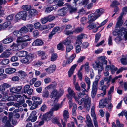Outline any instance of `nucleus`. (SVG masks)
I'll list each match as a JSON object with an SVG mask.
<instances>
[{"mask_svg": "<svg viewBox=\"0 0 127 127\" xmlns=\"http://www.w3.org/2000/svg\"><path fill=\"white\" fill-rule=\"evenodd\" d=\"M22 32H13L14 35L17 37V42L21 43L20 45H19L18 46L19 49H22L27 46L28 43L26 42L30 41L32 39L28 36L27 35L21 37Z\"/></svg>", "mask_w": 127, "mask_h": 127, "instance_id": "obj_1", "label": "nucleus"}, {"mask_svg": "<svg viewBox=\"0 0 127 127\" xmlns=\"http://www.w3.org/2000/svg\"><path fill=\"white\" fill-rule=\"evenodd\" d=\"M104 12V10L102 8L97 9L95 13L89 15L88 16V23H90L97 19Z\"/></svg>", "mask_w": 127, "mask_h": 127, "instance_id": "obj_2", "label": "nucleus"}, {"mask_svg": "<svg viewBox=\"0 0 127 127\" xmlns=\"http://www.w3.org/2000/svg\"><path fill=\"white\" fill-rule=\"evenodd\" d=\"M78 103L79 105H81L82 103H84V107L87 111H89L91 105V99L89 97L88 95H86L85 98H82L81 100L78 101Z\"/></svg>", "mask_w": 127, "mask_h": 127, "instance_id": "obj_3", "label": "nucleus"}, {"mask_svg": "<svg viewBox=\"0 0 127 127\" xmlns=\"http://www.w3.org/2000/svg\"><path fill=\"white\" fill-rule=\"evenodd\" d=\"M113 34L117 36V39L119 41L123 38L125 40H127V32H113Z\"/></svg>", "mask_w": 127, "mask_h": 127, "instance_id": "obj_4", "label": "nucleus"}, {"mask_svg": "<svg viewBox=\"0 0 127 127\" xmlns=\"http://www.w3.org/2000/svg\"><path fill=\"white\" fill-rule=\"evenodd\" d=\"M27 15V12L24 11H22L18 13L15 15V18L17 20L22 19L23 20H25L26 19Z\"/></svg>", "mask_w": 127, "mask_h": 127, "instance_id": "obj_5", "label": "nucleus"}, {"mask_svg": "<svg viewBox=\"0 0 127 127\" xmlns=\"http://www.w3.org/2000/svg\"><path fill=\"white\" fill-rule=\"evenodd\" d=\"M34 57V56L33 54H29L26 55L25 58L21 59L20 61L22 63L27 64L32 60Z\"/></svg>", "mask_w": 127, "mask_h": 127, "instance_id": "obj_6", "label": "nucleus"}, {"mask_svg": "<svg viewBox=\"0 0 127 127\" xmlns=\"http://www.w3.org/2000/svg\"><path fill=\"white\" fill-rule=\"evenodd\" d=\"M95 64H92L93 68L95 69H97L98 73H99L103 69V64L100 62H95Z\"/></svg>", "mask_w": 127, "mask_h": 127, "instance_id": "obj_7", "label": "nucleus"}, {"mask_svg": "<svg viewBox=\"0 0 127 127\" xmlns=\"http://www.w3.org/2000/svg\"><path fill=\"white\" fill-rule=\"evenodd\" d=\"M53 112L50 110L43 115V118L44 120L48 121L54 117Z\"/></svg>", "mask_w": 127, "mask_h": 127, "instance_id": "obj_8", "label": "nucleus"}, {"mask_svg": "<svg viewBox=\"0 0 127 127\" xmlns=\"http://www.w3.org/2000/svg\"><path fill=\"white\" fill-rule=\"evenodd\" d=\"M22 88L21 86H17L11 88H10V91L12 93L20 94L21 92Z\"/></svg>", "mask_w": 127, "mask_h": 127, "instance_id": "obj_9", "label": "nucleus"}, {"mask_svg": "<svg viewBox=\"0 0 127 127\" xmlns=\"http://www.w3.org/2000/svg\"><path fill=\"white\" fill-rule=\"evenodd\" d=\"M61 121L63 127H65L66 124L63 122L62 119H61ZM52 121L54 123L57 124L60 127H62L61 124L59 122L58 119L56 118H53L52 120Z\"/></svg>", "mask_w": 127, "mask_h": 127, "instance_id": "obj_10", "label": "nucleus"}, {"mask_svg": "<svg viewBox=\"0 0 127 127\" xmlns=\"http://www.w3.org/2000/svg\"><path fill=\"white\" fill-rule=\"evenodd\" d=\"M56 66L55 65H50L48 68L46 69L45 70L48 74L53 73L55 70Z\"/></svg>", "mask_w": 127, "mask_h": 127, "instance_id": "obj_11", "label": "nucleus"}, {"mask_svg": "<svg viewBox=\"0 0 127 127\" xmlns=\"http://www.w3.org/2000/svg\"><path fill=\"white\" fill-rule=\"evenodd\" d=\"M84 35H85L84 34H81L78 36L77 37L76 39V41L74 44V45H80L81 44L82 42V39L83 38L84 36Z\"/></svg>", "mask_w": 127, "mask_h": 127, "instance_id": "obj_12", "label": "nucleus"}, {"mask_svg": "<svg viewBox=\"0 0 127 127\" xmlns=\"http://www.w3.org/2000/svg\"><path fill=\"white\" fill-rule=\"evenodd\" d=\"M14 96L16 98V100L17 102L20 103V104H22L24 102V100L23 97L21 96L20 95H15Z\"/></svg>", "mask_w": 127, "mask_h": 127, "instance_id": "obj_13", "label": "nucleus"}, {"mask_svg": "<svg viewBox=\"0 0 127 127\" xmlns=\"http://www.w3.org/2000/svg\"><path fill=\"white\" fill-rule=\"evenodd\" d=\"M109 69H110L111 73L113 74L117 70V68L115 67L113 65H108L106 67V69L109 70Z\"/></svg>", "mask_w": 127, "mask_h": 127, "instance_id": "obj_14", "label": "nucleus"}, {"mask_svg": "<svg viewBox=\"0 0 127 127\" xmlns=\"http://www.w3.org/2000/svg\"><path fill=\"white\" fill-rule=\"evenodd\" d=\"M107 102H108V101L107 98H105L104 100H101L99 102V107L101 108H104L106 104L107 103Z\"/></svg>", "mask_w": 127, "mask_h": 127, "instance_id": "obj_15", "label": "nucleus"}, {"mask_svg": "<svg viewBox=\"0 0 127 127\" xmlns=\"http://www.w3.org/2000/svg\"><path fill=\"white\" fill-rule=\"evenodd\" d=\"M117 21L116 23V25L115 30V32H118L120 29V27L122 26L123 23V22L117 20Z\"/></svg>", "mask_w": 127, "mask_h": 127, "instance_id": "obj_16", "label": "nucleus"}, {"mask_svg": "<svg viewBox=\"0 0 127 127\" xmlns=\"http://www.w3.org/2000/svg\"><path fill=\"white\" fill-rule=\"evenodd\" d=\"M62 106V103L60 104H55L50 109L53 112L54 111L58 110L59 109L61 108Z\"/></svg>", "mask_w": 127, "mask_h": 127, "instance_id": "obj_17", "label": "nucleus"}, {"mask_svg": "<svg viewBox=\"0 0 127 127\" xmlns=\"http://www.w3.org/2000/svg\"><path fill=\"white\" fill-rule=\"evenodd\" d=\"M81 86L82 88V91L84 92L82 93H79V96L81 95H85V93L84 92L86 91V89L85 88L86 87V85L85 83L83 82H82L81 83Z\"/></svg>", "mask_w": 127, "mask_h": 127, "instance_id": "obj_18", "label": "nucleus"}, {"mask_svg": "<svg viewBox=\"0 0 127 127\" xmlns=\"http://www.w3.org/2000/svg\"><path fill=\"white\" fill-rule=\"evenodd\" d=\"M18 73L19 75L21 76L22 79H24L28 77V75L27 73L24 71L20 70L19 71Z\"/></svg>", "mask_w": 127, "mask_h": 127, "instance_id": "obj_19", "label": "nucleus"}, {"mask_svg": "<svg viewBox=\"0 0 127 127\" xmlns=\"http://www.w3.org/2000/svg\"><path fill=\"white\" fill-rule=\"evenodd\" d=\"M122 64L123 65H126L127 64V54L125 55H122L120 60Z\"/></svg>", "mask_w": 127, "mask_h": 127, "instance_id": "obj_20", "label": "nucleus"}, {"mask_svg": "<svg viewBox=\"0 0 127 127\" xmlns=\"http://www.w3.org/2000/svg\"><path fill=\"white\" fill-rule=\"evenodd\" d=\"M91 114L92 117L93 119V121L94 122L95 121H97L96 120V117L94 111V107H92L91 109Z\"/></svg>", "mask_w": 127, "mask_h": 127, "instance_id": "obj_21", "label": "nucleus"}, {"mask_svg": "<svg viewBox=\"0 0 127 127\" xmlns=\"http://www.w3.org/2000/svg\"><path fill=\"white\" fill-rule=\"evenodd\" d=\"M27 52L25 51H20L17 52L16 53L17 56L19 57H24L27 55Z\"/></svg>", "mask_w": 127, "mask_h": 127, "instance_id": "obj_22", "label": "nucleus"}, {"mask_svg": "<svg viewBox=\"0 0 127 127\" xmlns=\"http://www.w3.org/2000/svg\"><path fill=\"white\" fill-rule=\"evenodd\" d=\"M100 79V77L98 76H97L95 79V81L93 82L92 88H97L98 84V82Z\"/></svg>", "mask_w": 127, "mask_h": 127, "instance_id": "obj_23", "label": "nucleus"}, {"mask_svg": "<svg viewBox=\"0 0 127 127\" xmlns=\"http://www.w3.org/2000/svg\"><path fill=\"white\" fill-rule=\"evenodd\" d=\"M77 66V64H75L72 66L68 72V76L70 77L73 74L74 71Z\"/></svg>", "mask_w": 127, "mask_h": 127, "instance_id": "obj_24", "label": "nucleus"}, {"mask_svg": "<svg viewBox=\"0 0 127 127\" xmlns=\"http://www.w3.org/2000/svg\"><path fill=\"white\" fill-rule=\"evenodd\" d=\"M58 7V6L57 5H54L52 6L48 7L46 9L45 12L47 13H49L57 8Z\"/></svg>", "mask_w": 127, "mask_h": 127, "instance_id": "obj_25", "label": "nucleus"}, {"mask_svg": "<svg viewBox=\"0 0 127 127\" xmlns=\"http://www.w3.org/2000/svg\"><path fill=\"white\" fill-rule=\"evenodd\" d=\"M43 44V42L42 40L37 39L33 42L32 45L33 46H40L42 45Z\"/></svg>", "mask_w": 127, "mask_h": 127, "instance_id": "obj_26", "label": "nucleus"}, {"mask_svg": "<svg viewBox=\"0 0 127 127\" xmlns=\"http://www.w3.org/2000/svg\"><path fill=\"white\" fill-rule=\"evenodd\" d=\"M63 113L64 119V120L66 122L69 117V113L68 110L67 109L64 110Z\"/></svg>", "mask_w": 127, "mask_h": 127, "instance_id": "obj_27", "label": "nucleus"}, {"mask_svg": "<svg viewBox=\"0 0 127 127\" xmlns=\"http://www.w3.org/2000/svg\"><path fill=\"white\" fill-rule=\"evenodd\" d=\"M37 54L38 55L41 57L42 59H45L46 58V53L45 52L42 51H38Z\"/></svg>", "mask_w": 127, "mask_h": 127, "instance_id": "obj_28", "label": "nucleus"}, {"mask_svg": "<svg viewBox=\"0 0 127 127\" xmlns=\"http://www.w3.org/2000/svg\"><path fill=\"white\" fill-rule=\"evenodd\" d=\"M20 117V114L18 113H16L13 116V118L11 121L12 123L13 124H15L17 123V120H15L16 119H19Z\"/></svg>", "mask_w": 127, "mask_h": 127, "instance_id": "obj_29", "label": "nucleus"}, {"mask_svg": "<svg viewBox=\"0 0 127 127\" xmlns=\"http://www.w3.org/2000/svg\"><path fill=\"white\" fill-rule=\"evenodd\" d=\"M85 81L87 85V91H88L90 87L91 81L90 78L87 76L85 77Z\"/></svg>", "mask_w": 127, "mask_h": 127, "instance_id": "obj_30", "label": "nucleus"}, {"mask_svg": "<svg viewBox=\"0 0 127 127\" xmlns=\"http://www.w3.org/2000/svg\"><path fill=\"white\" fill-rule=\"evenodd\" d=\"M16 71V69L15 68H6L5 72L7 74H10L14 73Z\"/></svg>", "mask_w": 127, "mask_h": 127, "instance_id": "obj_31", "label": "nucleus"}, {"mask_svg": "<svg viewBox=\"0 0 127 127\" xmlns=\"http://www.w3.org/2000/svg\"><path fill=\"white\" fill-rule=\"evenodd\" d=\"M58 93L56 89H54L51 92L50 94V97L51 98L55 97L56 99H58L59 98H58L57 97L58 95Z\"/></svg>", "mask_w": 127, "mask_h": 127, "instance_id": "obj_32", "label": "nucleus"}, {"mask_svg": "<svg viewBox=\"0 0 127 127\" xmlns=\"http://www.w3.org/2000/svg\"><path fill=\"white\" fill-rule=\"evenodd\" d=\"M58 15L61 16H64L66 13V10L64 9L59 10L58 11Z\"/></svg>", "mask_w": 127, "mask_h": 127, "instance_id": "obj_33", "label": "nucleus"}, {"mask_svg": "<svg viewBox=\"0 0 127 127\" xmlns=\"http://www.w3.org/2000/svg\"><path fill=\"white\" fill-rule=\"evenodd\" d=\"M32 99L37 102L38 104H41L42 102V99L39 97L36 96H33L32 98Z\"/></svg>", "mask_w": 127, "mask_h": 127, "instance_id": "obj_34", "label": "nucleus"}, {"mask_svg": "<svg viewBox=\"0 0 127 127\" xmlns=\"http://www.w3.org/2000/svg\"><path fill=\"white\" fill-rule=\"evenodd\" d=\"M67 6L70 13L72 14L76 12L77 10L76 8L73 7L70 5H68Z\"/></svg>", "mask_w": 127, "mask_h": 127, "instance_id": "obj_35", "label": "nucleus"}, {"mask_svg": "<svg viewBox=\"0 0 127 127\" xmlns=\"http://www.w3.org/2000/svg\"><path fill=\"white\" fill-rule=\"evenodd\" d=\"M11 54L10 52L8 51H5L2 53L0 55V57L3 58L4 57H7Z\"/></svg>", "mask_w": 127, "mask_h": 127, "instance_id": "obj_36", "label": "nucleus"}, {"mask_svg": "<svg viewBox=\"0 0 127 127\" xmlns=\"http://www.w3.org/2000/svg\"><path fill=\"white\" fill-rule=\"evenodd\" d=\"M108 86L109 85L107 86L105 85H104L102 86L101 88V90L103 91V93L101 94V96H103L106 95V90L108 88Z\"/></svg>", "mask_w": 127, "mask_h": 127, "instance_id": "obj_37", "label": "nucleus"}, {"mask_svg": "<svg viewBox=\"0 0 127 127\" xmlns=\"http://www.w3.org/2000/svg\"><path fill=\"white\" fill-rule=\"evenodd\" d=\"M7 117L6 116H5L3 117L2 120V121L4 123H5V125L8 127H10L11 126V124L10 121L7 120Z\"/></svg>", "mask_w": 127, "mask_h": 127, "instance_id": "obj_38", "label": "nucleus"}, {"mask_svg": "<svg viewBox=\"0 0 127 127\" xmlns=\"http://www.w3.org/2000/svg\"><path fill=\"white\" fill-rule=\"evenodd\" d=\"M37 118V116H34L30 115L27 120L28 121H31L32 122H34L36 121Z\"/></svg>", "mask_w": 127, "mask_h": 127, "instance_id": "obj_39", "label": "nucleus"}, {"mask_svg": "<svg viewBox=\"0 0 127 127\" xmlns=\"http://www.w3.org/2000/svg\"><path fill=\"white\" fill-rule=\"evenodd\" d=\"M13 39L11 37H9L8 38L5 39L3 40L2 42L3 43L7 44L9 43L12 41Z\"/></svg>", "mask_w": 127, "mask_h": 127, "instance_id": "obj_40", "label": "nucleus"}, {"mask_svg": "<svg viewBox=\"0 0 127 127\" xmlns=\"http://www.w3.org/2000/svg\"><path fill=\"white\" fill-rule=\"evenodd\" d=\"M68 95L69 96L72 97V96H74L75 95V93L73 90L72 89L70 88L69 87L68 89Z\"/></svg>", "mask_w": 127, "mask_h": 127, "instance_id": "obj_41", "label": "nucleus"}, {"mask_svg": "<svg viewBox=\"0 0 127 127\" xmlns=\"http://www.w3.org/2000/svg\"><path fill=\"white\" fill-rule=\"evenodd\" d=\"M106 57L104 56H101L99 58V59L101 61L102 63L105 64H106L107 63V61L106 60Z\"/></svg>", "mask_w": 127, "mask_h": 127, "instance_id": "obj_42", "label": "nucleus"}, {"mask_svg": "<svg viewBox=\"0 0 127 127\" xmlns=\"http://www.w3.org/2000/svg\"><path fill=\"white\" fill-rule=\"evenodd\" d=\"M71 43V39L70 38L68 37L63 42V43L65 45H69Z\"/></svg>", "mask_w": 127, "mask_h": 127, "instance_id": "obj_43", "label": "nucleus"}, {"mask_svg": "<svg viewBox=\"0 0 127 127\" xmlns=\"http://www.w3.org/2000/svg\"><path fill=\"white\" fill-rule=\"evenodd\" d=\"M97 91V88L92 87L91 95L92 98H94L95 97Z\"/></svg>", "mask_w": 127, "mask_h": 127, "instance_id": "obj_44", "label": "nucleus"}, {"mask_svg": "<svg viewBox=\"0 0 127 127\" xmlns=\"http://www.w3.org/2000/svg\"><path fill=\"white\" fill-rule=\"evenodd\" d=\"M66 96L69 100V107L70 108H71L72 106L73 105L72 103V97L68 95H67Z\"/></svg>", "mask_w": 127, "mask_h": 127, "instance_id": "obj_45", "label": "nucleus"}, {"mask_svg": "<svg viewBox=\"0 0 127 127\" xmlns=\"http://www.w3.org/2000/svg\"><path fill=\"white\" fill-rule=\"evenodd\" d=\"M87 120L86 122L87 124H93L92 123V120L91 118L88 114H87L86 116Z\"/></svg>", "mask_w": 127, "mask_h": 127, "instance_id": "obj_46", "label": "nucleus"}, {"mask_svg": "<svg viewBox=\"0 0 127 127\" xmlns=\"http://www.w3.org/2000/svg\"><path fill=\"white\" fill-rule=\"evenodd\" d=\"M10 24L11 22H10L7 21L5 22L2 25L3 30L6 29Z\"/></svg>", "mask_w": 127, "mask_h": 127, "instance_id": "obj_47", "label": "nucleus"}, {"mask_svg": "<svg viewBox=\"0 0 127 127\" xmlns=\"http://www.w3.org/2000/svg\"><path fill=\"white\" fill-rule=\"evenodd\" d=\"M31 8V6L29 5H24L22 6L21 8L25 10H29Z\"/></svg>", "mask_w": 127, "mask_h": 127, "instance_id": "obj_48", "label": "nucleus"}, {"mask_svg": "<svg viewBox=\"0 0 127 127\" xmlns=\"http://www.w3.org/2000/svg\"><path fill=\"white\" fill-rule=\"evenodd\" d=\"M92 23H89L90 24L87 26V28H88L89 29L91 30L94 28L96 26V24L93 23L92 24Z\"/></svg>", "mask_w": 127, "mask_h": 127, "instance_id": "obj_49", "label": "nucleus"}, {"mask_svg": "<svg viewBox=\"0 0 127 127\" xmlns=\"http://www.w3.org/2000/svg\"><path fill=\"white\" fill-rule=\"evenodd\" d=\"M64 91L63 89H61L60 90L58 93V95L57 96L58 98H59L62 95L64 94Z\"/></svg>", "mask_w": 127, "mask_h": 127, "instance_id": "obj_50", "label": "nucleus"}, {"mask_svg": "<svg viewBox=\"0 0 127 127\" xmlns=\"http://www.w3.org/2000/svg\"><path fill=\"white\" fill-rule=\"evenodd\" d=\"M63 42L60 43L58 44L57 45V49L59 50H64V47L63 45Z\"/></svg>", "mask_w": 127, "mask_h": 127, "instance_id": "obj_51", "label": "nucleus"}, {"mask_svg": "<svg viewBox=\"0 0 127 127\" xmlns=\"http://www.w3.org/2000/svg\"><path fill=\"white\" fill-rule=\"evenodd\" d=\"M49 95V93L47 91L43 92L42 95V96L44 98H47Z\"/></svg>", "mask_w": 127, "mask_h": 127, "instance_id": "obj_52", "label": "nucleus"}, {"mask_svg": "<svg viewBox=\"0 0 127 127\" xmlns=\"http://www.w3.org/2000/svg\"><path fill=\"white\" fill-rule=\"evenodd\" d=\"M73 48V45L71 44L67 45L66 46V51L67 52H69L71 51Z\"/></svg>", "mask_w": 127, "mask_h": 127, "instance_id": "obj_53", "label": "nucleus"}, {"mask_svg": "<svg viewBox=\"0 0 127 127\" xmlns=\"http://www.w3.org/2000/svg\"><path fill=\"white\" fill-rule=\"evenodd\" d=\"M27 27L30 30V32H34L35 30H34V26L32 24H29L27 25Z\"/></svg>", "mask_w": 127, "mask_h": 127, "instance_id": "obj_54", "label": "nucleus"}, {"mask_svg": "<svg viewBox=\"0 0 127 127\" xmlns=\"http://www.w3.org/2000/svg\"><path fill=\"white\" fill-rule=\"evenodd\" d=\"M38 104L36 102H34L30 108V109L32 110L35 109L38 106Z\"/></svg>", "mask_w": 127, "mask_h": 127, "instance_id": "obj_55", "label": "nucleus"}, {"mask_svg": "<svg viewBox=\"0 0 127 127\" xmlns=\"http://www.w3.org/2000/svg\"><path fill=\"white\" fill-rule=\"evenodd\" d=\"M89 63L88 62H86L85 65V68L86 72L87 73H88L89 70Z\"/></svg>", "mask_w": 127, "mask_h": 127, "instance_id": "obj_56", "label": "nucleus"}, {"mask_svg": "<svg viewBox=\"0 0 127 127\" xmlns=\"http://www.w3.org/2000/svg\"><path fill=\"white\" fill-rule=\"evenodd\" d=\"M101 34L99 33H98L96 34L95 36V42L97 43L99 39L101 36Z\"/></svg>", "mask_w": 127, "mask_h": 127, "instance_id": "obj_57", "label": "nucleus"}, {"mask_svg": "<svg viewBox=\"0 0 127 127\" xmlns=\"http://www.w3.org/2000/svg\"><path fill=\"white\" fill-rule=\"evenodd\" d=\"M118 115L119 116H123L124 115L125 116L126 119H127V112L126 110L122 111L121 113L118 114Z\"/></svg>", "mask_w": 127, "mask_h": 127, "instance_id": "obj_58", "label": "nucleus"}, {"mask_svg": "<svg viewBox=\"0 0 127 127\" xmlns=\"http://www.w3.org/2000/svg\"><path fill=\"white\" fill-rule=\"evenodd\" d=\"M5 97L6 98H8V100L9 101H12L15 99L14 95L10 96L9 97L8 96H5Z\"/></svg>", "mask_w": 127, "mask_h": 127, "instance_id": "obj_59", "label": "nucleus"}, {"mask_svg": "<svg viewBox=\"0 0 127 127\" xmlns=\"http://www.w3.org/2000/svg\"><path fill=\"white\" fill-rule=\"evenodd\" d=\"M75 86V89L77 91H80L81 90L80 87L79 86L78 83L77 82H75L73 83Z\"/></svg>", "mask_w": 127, "mask_h": 127, "instance_id": "obj_60", "label": "nucleus"}, {"mask_svg": "<svg viewBox=\"0 0 127 127\" xmlns=\"http://www.w3.org/2000/svg\"><path fill=\"white\" fill-rule=\"evenodd\" d=\"M47 18L48 21L49 22H51L53 20L55 19V17L54 16L49 15L47 16Z\"/></svg>", "mask_w": 127, "mask_h": 127, "instance_id": "obj_61", "label": "nucleus"}, {"mask_svg": "<svg viewBox=\"0 0 127 127\" xmlns=\"http://www.w3.org/2000/svg\"><path fill=\"white\" fill-rule=\"evenodd\" d=\"M75 46L76 53H79L81 50V47L79 45H76Z\"/></svg>", "mask_w": 127, "mask_h": 127, "instance_id": "obj_62", "label": "nucleus"}, {"mask_svg": "<svg viewBox=\"0 0 127 127\" xmlns=\"http://www.w3.org/2000/svg\"><path fill=\"white\" fill-rule=\"evenodd\" d=\"M34 27L36 29H39L40 30V28H41V24L39 22H37L34 24Z\"/></svg>", "mask_w": 127, "mask_h": 127, "instance_id": "obj_63", "label": "nucleus"}, {"mask_svg": "<svg viewBox=\"0 0 127 127\" xmlns=\"http://www.w3.org/2000/svg\"><path fill=\"white\" fill-rule=\"evenodd\" d=\"M89 45V43L87 42H83L81 46L84 49H85Z\"/></svg>", "mask_w": 127, "mask_h": 127, "instance_id": "obj_64", "label": "nucleus"}]
</instances>
